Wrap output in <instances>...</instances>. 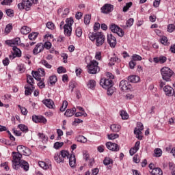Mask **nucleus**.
I'll list each match as a JSON object with an SVG mask.
<instances>
[{
  "instance_id": "1",
  "label": "nucleus",
  "mask_w": 175,
  "mask_h": 175,
  "mask_svg": "<svg viewBox=\"0 0 175 175\" xmlns=\"http://www.w3.org/2000/svg\"><path fill=\"white\" fill-rule=\"evenodd\" d=\"M88 36L89 39L92 42H95L96 40V46H97L98 47L102 46V44L105 43V40L106 39L105 35H103V33L101 32L90 33Z\"/></svg>"
},
{
  "instance_id": "2",
  "label": "nucleus",
  "mask_w": 175,
  "mask_h": 175,
  "mask_svg": "<svg viewBox=\"0 0 175 175\" xmlns=\"http://www.w3.org/2000/svg\"><path fill=\"white\" fill-rule=\"evenodd\" d=\"M12 167L17 170L20 167V163L21 162V158H23V154L17 152H12Z\"/></svg>"
},
{
  "instance_id": "3",
  "label": "nucleus",
  "mask_w": 175,
  "mask_h": 175,
  "mask_svg": "<svg viewBox=\"0 0 175 175\" xmlns=\"http://www.w3.org/2000/svg\"><path fill=\"white\" fill-rule=\"evenodd\" d=\"M161 73L162 79L165 80V81H170L172 76L174 75V72H173V70L168 67L162 68L161 69Z\"/></svg>"
},
{
  "instance_id": "4",
  "label": "nucleus",
  "mask_w": 175,
  "mask_h": 175,
  "mask_svg": "<svg viewBox=\"0 0 175 175\" xmlns=\"http://www.w3.org/2000/svg\"><path fill=\"white\" fill-rule=\"evenodd\" d=\"M159 88L160 89L163 88V91L166 96H173V95H174V89H173V88L169 85H166V82L161 81Z\"/></svg>"
},
{
  "instance_id": "5",
  "label": "nucleus",
  "mask_w": 175,
  "mask_h": 175,
  "mask_svg": "<svg viewBox=\"0 0 175 175\" xmlns=\"http://www.w3.org/2000/svg\"><path fill=\"white\" fill-rule=\"evenodd\" d=\"M72 18H68L66 19V24L64 25V35L66 36H70L72 35V25H73Z\"/></svg>"
},
{
  "instance_id": "6",
  "label": "nucleus",
  "mask_w": 175,
  "mask_h": 175,
  "mask_svg": "<svg viewBox=\"0 0 175 175\" xmlns=\"http://www.w3.org/2000/svg\"><path fill=\"white\" fill-rule=\"evenodd\" d=\"M99 63L96 62V60H92L90 62V63L88 65V72L90 75H96L98 72H99L100 68L99 66Z\"/></svg>"
},
{
  "instance_id": "7",
  "label": "nucleus",
  "mask_w": 175,
  "mask_h": 175,
  "mask_svg": "<svg viewBox=\"0 0 175 175\" xmlns=\"http://www.w3.org/2000/svg\"><path fill=\"white\" fill-rule=\"evenodd\" d=\"M144 129V126L142 122L137 123V127L134 129V133L136 135L137 139L142 140L143 136H142V131Z\"/></svg>"
},
{
  "instance_id": "8",
  "label": "nucleus",
  "mask_w": 175,
  "mask_h": 175,
  "mask_svg": "<svg viewBox=\"0 0 175 175\" xmlns=\"http://www.w3.org/2000/svg\"><path fill=\"white\" fill-rule=\"evenodd\" d=\"M109 29H111V32H113V33H117L118 36H124V31H122V29L120 28V27L116 24H111Z\"/></svg>"
},
{
  "instance_id": "9",
  "label": "nucleus",
  "mask_w": 175,
  "mask_h": 175,
  "mask_svg": "<svg viewBox=\"0 0 175 175\" xmlns=\"http://www.w3.org/2000/svg\"><path fill=\"white\" fill-rule=\"evenodd\" d=\"M100 85L105 88V90L109 88V87H112L113 81L111 79H107L106 78H103L100 81Z\"/></svg>"
},
{
  "instance_id": "10",
  "label": "nucleus",
  "mask_w": 175,
  "mask_h": 175,
  "mask_svg": "<svg viewBox=\"0 0 175 175\" xmlns=\"http://www.w3.org/2000/svg\"><path fill=\"white\" fill-rule=\"evenodd\" d=\"M119 86L122 91H124L125 92H128V91H130L131 88H132V86L126 80H122Z\"/></svg>"
},
{
  "instance_id": "11",
  "label": "nucleus",
  "mask_w": 175,
  "mask_h": 175,
  "mask_svg": "<svg viewBox=\"0 0 175 175\" xmlns=\"http://www.w3.org/2000/svg\"><path fill=\"white\" fill-rule=\"evenodd\" d=\"M39 166L42 167V169H44V170H47L53 169V166L51 165V161H49V159H46V162L44 161H39L38 162Z\"/></svg>"
},
{
  "instance_id": "12",
  "label": "nucleus",
  "mask_w": 175,
  "mask_h": 175,
  "mask_svg": "<svg viewBox=\"0 0 175 175\" xmlns=\"http://www.w3.org/2000/svg\"><path fill=\"white\" fill-rule=\"evenodd\" d=\"M112 10H114V5L111 4L107 3V4H105L104 6L101 8V12L105 14L111 13Z\"/></svg>"
},
{
  "instance_id": "13",
  "label": "nucleus",
  "mask_w": 175,
  "mask_h": 175,
  "mask_svg": "<svg viewBox=\"0 0 175 175\" xmlns=\"http://www.w3.org/2000/svg\"><path fill=\"white\" fill-rule=\"evenodd\" d=\"M32 120L33 122H36V124L41 123V124H46L47 122V119L42 116H36L34 115L32 116Z\"/></svg>"
},
{
  "instance_id": "14",
  "label": "nucleus",
  "mask_w": 175,
  "mask_h": 175,
  "mask_svg": "<svg viewBox=\"0 0 175 175\" xmlns=\"http://www.w3.org/2000/svg\"><path fill=\"white\" fill-rule=\"evenodd\" d=\"M13 49V53L9 55V58L10 59H14V58H16V57H21V51L20 50V49L14 46L12 48Z\"/></svg>"
},
{
  "instance_id": "15",
  "label": "nucleus",
  "mask_w": 175,
  "mask_h": 175,
  "mask_svg": "<svg viewBox=\"0 0 175 175\" xmlns=\"http://www.w3.org/2000/svg\"><path fill=\"white\" fill-rule=\"evenodd\" d=\"M107 39L110 47H116V45L117 44V40L116 39V37L113 36V34H108Z\"/></svg>"
},
{
  "instance_id": "16",
  "label": "nucleus",
  "mask_w": 175,
  "mask_h": 175,
  "mask_svg": "<svg viewBox=\"0 0 175 175\" xmlns=\"http://www.w3.org/2000/svg\"><path fill=\"white\" fill-rule=\"evenodd\" d=\"M21 43V40L20 38H16L12 40H8L5 41V44H8V46H18Z\"/></svg>"
},
{
  "instance_id": "17",
  "label": "nucleus",
  "mask_w": 175,
  "mask_h": 175,
  "mask_svg": "<svg viewBox=\"0 0 175 175\" xmlns=\"http://www.w3.org/2000/svg\"><path fill=\"white\" fill-rule=\"evenodd\" d=\"M106 147L108 150H110V151H120V147H118V145L115 143L107 142L106 143Z\"/></svg>"
},
{
  "instance_id": "18",
  "label": "nucleus",
  "mask_w": 175,
  "mask_h": 175,
  "mask_svg": "<svg viewBox=\"0 0 175 175\" xmlns=\"http://www.w3.org/2000/svg\"><path fill=\"white\" fill-rule=\"evenodd\" d=\"M43 50H44V46L43 45V43H38L33 50V54L36 55L37 54H39V53H42Z\"/></svg>"
},
{
  "instance_id": "19",
  "label": "nucleus",
  "mask_w": 175,
  "mask_h": 175,
  "mask_svg": "<svg viewBox=\"0 0 175 175\" xmlns=\"http://www.w3.org/2000/svg\"><path fill=\"white\" fill-rule=\"evenodd\" d=\"M23 3L25 5L26 10H29V8L33 3H38V0H23Z\"/></svg>"
},
{
  "instance_id": "20",
  "label": "nucleus",
  "mask_w": 175,
  "mask_h": 175,
  "mask_svg": "<svg viewBox=\"0 0 175 175\" xmlns=\"http://www.w3.org/2000/svg\"><path fill=\"white\" fill-rule=\"evenodd\" d=\"M139 147H140V141H138L135 143V146L130 149V150H129L130 155H131V156L135 155V154H136V152H137V151H139Z\"/></svg>"
},
{
  "instance_id": "21",
  "label": "nucleus",
  "mask_w": 175,
  "mask_h": 175,
  "mask_svg": "<svg viewBox=\"0 0 175 175\" xmlns=\"http://www.w3.org/2000/svg\"><path fill=\"white\" fill-rule=\"evenodd\" d=\"M22 167L25 172H28L29 170V164L25 160H21L19 164V167Z\"/></svg>"
},
{
  "instance_id": "22",
  "label": "nucleus",
  "mask_w": 175,
  "mask_h": 175,
  "mask_svg": "<svg viewBox=\"0 0 175 175\" xmlns=\"http://www.w3.org/2000/svg\"><path fill=\"white\" fill-rule=\"evenodd\" d=\"M53 158L57 163H64V162H65V160L63 159L62 156H61L60 153H55Z\"/></svg>"
},
{
  "instance_id": "23",
  "label": "nucleus",
  "mask_w": 175,
  "mask_h": 175,
  "mask_svg": "<svg viewBox=\"0 0 175 175\" xmlns=\"http://www.w3.org/2000/svg\"><path fill=\"white\" fill-rule=\"evenodd\" d=\"M127 80L130 83H139L140 81V77L137 75H131L128 77Z\"/></svg>"
},
{
  "instance_id": "24",
  "label": "nucleus",
  "mask_w": 175,
  "mask_h": 175,
  "mask_svg": "<svg viewBox=\"0 0 175 175\" xmlns=\"http://www.w3.org/2000/svg\"><path fill=\"white\" fill-rule=\"evenodd\" d=\"M42 102L46 107H49V109H54V102L51 99H46Z\"/></svg>"
},
{
  "instance_id": "25",
  "label": "nucleus",
  "mask_w": 175,
  "mask_h": 175,
  "mask_svg": "<svg viewBox=\"0 0 175 175\" xmlns=\"http://www.w3.org/2000/svg\"><path fill=\"white\" fill-rule=\"evenodd\" d=\"M69 165L70 167H75L76 166V156L75 154H71L69 157Z\"/></svg>"
},
{
  "instance_id": "26",
  "label": "nucleus",
  "mask_w": 175,
  "mask_h": 175,
  "mask_svg": "<svg viewBox=\"0 0 175 175\" xmlns=\"http://www.w3.org/2000/svg\"><path fill=\"white\" fill-rule=\"evenodd\" d=\"M25 95L28 96L29 95H31L32 94V91L35 90V88L33 86H31L29 85H26L25 86Z\"/></svg>"
},
{
  "instance_id": "27",
  "label": "nucleus",
  "mask_w": 175,
  "mask_h": 175,
  "mask_svg": "<svg viewBox=\"0 0 175 175\" xmlns=\"http://www.w3.org/2000/svg\"><path fill=\"white\" fill-rule=\"evenodd\" d=\"M87 87L88 88H90V90H95V87H96V81L94 79H90L87 83Z\"/></svg>"
},
{
  "instance_id": "28",
  "label": "nucleus",
  "mask_w": 175,
  "mask_h": 175,
  "mask_svg": "<svg viewBox=\"0 0 175 175\" xmlns=\"http://www.w3.org/2000/svg\"><path fill=\"white\" fill-rule=\"evenodd\" d=\"M110 129L112 132H120L121 130V126L119 124H111Z\"/></svg>"
},
{
  "instance_id": "29",
  "label": "nucleus",
  "mask_w": 175,
  "mask_h": 175,
  "mask_svg": "<svg viewBox=\"0 0 175 175\" xmlns=\"http://www.w3.org/2000/svg\"><path fill=\"white\" fill-rule=\"evenodd\" d=\"M152 175H162L163 174V172H162V170L159 167L154 168L152 172Z\"/></svg>"
},
{
  "instance_id": "30",
  "label": "nucleus",
  "mask_w": 175,
  "mask_h": 175,
  "mask_svg": "<svg viewBox=\"0 0 175 175\" xmlns=\"http://www.w3.org/2000/svg\"><path fill=\"white\" fill-rule=\"evenodd\" d=\"M21 33H23V35H28V33H29V32H31V28H29V27H27V26H23L21 29Z\"/></svg>"
},
{
  "instance_id": "31",
  "label": "nucleus",
  "mask_w": 175,
  "mask_h": 175,
  "mask_svg": "<svg viewBox=\"0 0 175 175\" xmlns=\"http://www.w3.org/2000/svg\"><path fill=\"white\" fill-rule=\"evenodd\" d=\"M27 85H30L31 87H33V78L32 76L27 75Z\"/></svg>"
},
{
  "instance_id": "32",
  "label": "nucleus",
  "mask_w": 175,
  "mask_h": 175,
  "mask_svg": "<svg viewBox=\"0 0 175 175\" xmlns=\"http://www.w3.org/2000/svg\"><path fill=\"white\" fill-rule=\"evenodd\" d=\"M77 142L79 143H87V138L83 135H79L76 137Z\"/></svg>"
},
{
  "instance_id": "33",
  "label": "nucleus",
  "mask_w": 175,
  "mask_h": 175,
  "mask_svg": "<svg viewBox=\"0 0 175 175\" xmlns=\"http://www.w3.org/2000/svg\"><path fill=\"white\" fill-rule=\"evenodd\" d=\"M38 35L39 33H38V32H33L29 34L28 38L29 40H35L38 38Z\"/></svg>"
},
{
  "instance_id": "34",
  "label": "nucleus",
  "mask_w": 175,
  "mask_h": 175,
  "mask_svg": "<svg viewBox=\"0 0 175 175\" xmlns=\"http://www.w3.org/2000/svg\"><path fill=\"white\" fill-rule=\"evenodd\" d=\"M120 114L123 120H128V118H129V115L124 110L120 111Z\"/></svg>"
},
{
  "instance_id": "35",
  "label": "nucleus",
  "mask_w": 175,
  "mask_h": 175,
  "mask_svg": "<svg viewBox=\"0 0 175 175\" xmlns=\"http://www.w3.org/2000/svg\"><path fill=\"white\" fill-rule=\"evenodd\" d=\"M57 76L55 75H52L49 77V84H51V85L57 83Z\"/></svg>"
},
{
  "instance_id": "36",
  "label": "nucleus",
  "mask_w": 175,
  "mask_h": 175,
  "mask_svg": "<svg viewBox=\"0 0 175 175\" xmlns=\"http://www.w3.org/2000/svg\"><path fill=\"white\" fill-rule=\"evenodd\" d=\"M118 61V57H117L116 56L110 57L109 65H110V66H113V65H114L115 62H117Z\"/></svg>"
},
{
  "instance_id": "37",
  "label": "nucleus",
  "mask_w": 175,
  "mask_h": 175,
  "mask_svg": "<svg viewBox=\"0 0 175 175\" xmlns=\"http://www.w3.org/2000/svg\"><path fill=\"white\" fill-rule=\"evenodd\" d=\"M77 87V83H76L74 81H71L69 83V90H71V92H73V90Z\"/></svg>"
},
{
  "instance_id": "38",
  "label": "nucleus",
  "mask_w": 175,
  "mask_h": 175,
  "mask_svg": "<svg viewBox=\"0 0 175 175\" xmlns=\"http://www.w3.org/2000/svg\"><path fill=\"white\" fill-rule=\"evenodd\" d=\"M60 155L61 157H63V159L65 160V158H69V152H68L67 150H62L60 152Z\"/></svg>"
},
{
  "instance_id": "39",
  "label": "nucleus",
  "mask_w": 175,
  "mask_h": 175,
  "mask_svg": "<svg viewBox=\"0 0 175 175\" xmlns=\"http://www.w3.org/2000/svg\"><path fill=\"white\" fill-rule=\"evenodd\" d=\"M103 163L105 165V166H107V165H111L113 163V159H110V157H105L103 161Z\"/></svg>"
},
{
  "instance_id": "40",
  "label": "nucleus",
  "mask_w": 175,
  "mask_h": 175,
  "mask_svg": "<svg viewBox=\"0 0 175 175\" xmlns=\"http://www.w3.org/2000/svg\"><path fill=\"white\" fill-rule=\"evenodd\" d=\"M131 58H132V60L135 62H136V61H142V59H143L142 56H140V55H139L137 54L133 55Z\"/></svg>"
},
{
  "instance_id": "41",
  "label": "nucleus",
  "mask_w": 175,
  "mask_h": 175,
  "mask_svg": "<svg viewBox=\"0 0 175 175\" xmlns=\"http://www.w3.org/2000/svg\"><path fill=\"white\" fill-rule=\"evenodd\" d=\"M23 148H24L23 152H22L23 155H25L26 157L31 155V150H29V148H28L25 146Z\"/></svg>"
},
{
  "instance_id": "42",
  "label": "nucleus",
  "mask_w": 175,
  "mask_h": 175,
  "mask_svg": "<svg viewBox=\"0 0 175 175\" xmlns=\"http://www.w3.org/2000/svg\"><path fill=\"white\" fill-rule=\"evenodd\" d=\"M107 95H112L114 94V92L116 91V88L113 86H110L109 88H107Z\"/></svg>"
},
{
  "instance_id": "43",
  "label": "nucleus",
  "mask_w": 175,
  "mask_h": 175,
  "mask_svg": "<svg viewBox=\"0 0 175 175\" xmlns=\"http://www.w3.org/2000/svg\"><path fill=\"white\" fill-rule=\"evenodd\" d=\"M135 20L133 18H130L126 23V25L128 28H131L133 25Z\"/></svg>"
},
{
  "instance_id": "44",
  "label": "nucleus",
  "mask_w": 175,
  "mask_h": 175,
  "mask_svg": "<svg viewBox=\"0 0 175 175\" xmlns=\"http://www.w3.org/2000/svg\"><path fill=\"white\" fill-rule=\"evenodd\" d=\"M18 126L22 132L27 133L28 131V126H25V124H21Z\"/></svg>"
},
{
  "instance_id": "45",
  "label": "nucleus",
  "mask_w": 175,
  "mask_h": 175,
  "mask_svg": "<svg viewBox=\"0 0 175 175\" xmlns=\"http://www.w3.org/2000/svg\"><path fill=\"white\" fill-rule=\"evenodd\" d=\"M90 21H91V15L90 14L85 15L84 17V23L85 24V25H88Z\"/></svg>"
},
{
  "instance_id": "46",
  "label": "nucleus",
  "mask_w": 175,
  "mask_h": 175,
  "mask_svg": "<svg viewBox=\"0 0 175 175\" xmlns=\"http://www.w3.org/2000/svg\"><path fill=\"white\" fill-rule=\"evenodd\" d=\"M62 146H64V142H55L54 144V146H53V148L55 149V150H59V148H61V147H62Z\"/></svg>"
},
{
  "instance_id": "47",
  "label": "nucleus",
  "mask_w": 175,
  "mask_h": 175,
  "mask_svg": "<svg viewBox=\"0 0 175 175\" xmlns=\"http://www.w3.org/2000/svg\"><path fill=\"white\" fill-rule=\"evenodd\" d=\"M119 135L117 133L115 134H109L107 135L109 140H114V139H118Z\"/></svg>"
},
{
  "instance_id": "48",
  "label": "nucleus",
  "mask_w": 175,
  "mask_h": 175,
  "mask_svg": "<svg viewBox=\"0 0 175 175\" xmlns=\"http://www.w3.org/2000/svg\"><path fill=\"white\" fill-rule=\"evenodd\" d=\"M40 64L44 65V66H45V68H47V69H51L52 68V66L49 64V62H47V61L46 60H41Z\"/></svg>"
},
{
  "instance_id": "49",
  "label": "nucleus",
  "mask_w": 175,
  "mask_h": 175,
  "mask_svg": "<svg viewBox=\"0 0 175 175\" xmlns=\"http://www.w3.org/2000/svg\"><path fill=\"white\" fill-rule=\"evenodd\" d=\"M18 107L20 109L23 116H27V114H28V111L26 109L25 107H21V105H18Z\"/></svg>"
},
{
  "instance_id": "50",
  "label": "nucleus",
  "mask_w": 175,
  "mask_h": 175,
  "mask_svg": "<svg viewBox=\"0 0 175 175\" xmlns=\"http://www.w3.org/2000/svg\"><path fill=\"white\" fill-rule=\"evenodd\" d=\"M168 42V40H167V38L166 36H163L161 38V43L162 44H164V46H167V44H169V42Z\"/></svg>"
},
{
  "instance_id": "51",
  "label": "nucleus",
  "mask_w": 175,
  "mask_h": 175,
  "mask_svg": "<svg viewBox=\"0 0 175 175\" xmlns=\"http://www.w3.org/2000/svg\"><path fill=\"white\" fill-rule=\"evenodd\" d=\"M75 33L78 38H80L83 35V30L81 27H77L75 30Z\"/></svg>"
},
{
  "instance_id": "52",
  "label": "nucleus",
  "mask_w": 175,
  "mask_h": 175,
  "mask_svg": "<svg viewBox=\"0 0 175 175\" xmlns=\"http://www.w3.org/2000/svg\"><path fill=\"white\" fill-rule=\"evenodd\" d=\"M66 107H68V101L64 100L63 101V104L60 107V111H65V110H66Z\"/></svg>"
},
{
  "instance_id": "53",
  "label": "nucleus",
  "mask_w": 175,
  "mask_h": 175,
  "mask_svg": "<svg viewBox=\"0 0 175 175\" xmlns=\"http://www.w3.org/2000/svg\"><path fill=\"white\" fill-rule=\"evenodd\" d=\"M5 13L8 17H14V11L12 9H8L5 11Z\"/></svg>"
},
{
  "instance_id": "54",
  "label": "nucleus",
  "mask_w": 175,
  "mask_h": 175,
  "mask_svg": "<svg viewBox=\"0 0 175 175\" xmlns=\"http://www.w3.org/2000/svg\"><path fill=\"white\" fill-rule=\"evenodd\" d=\"M162 155V150L157 148L154 150V157H159Z\"/></svg>"
},
{
  "instance_id": "55",
  "label": "nucleus",
  "mask_w": 175,
  "mask_h": 175,
  "mask_svg": "<svg viewBox=\"0 0 175 175\" xmlns=\"http://www.w3.org/2000/svg\"><path fill=\"white\" fill-rule=\"evenodd\" d=\"M46 25L49 29L53 30L55 28V25L53 23V22H47Z\"/></svg>"
},
{
  "instance_id": "56",
  "label": "nucleus",
  "mask_w": 175,
  "mask_h": 175,
  "mask_svg": "<svg viewBox=\"0 0 175 175\" xmlns=\"http://www.w3.org/2000/svg\"><path fill=\"white\" fill-rule=\"evenodd\" d=\"M24 148H25V146H23V145H19L17 146V152H18L19 154H23V152L24 151Z\"/></svg>"
},
{
  "instance_id": "57",
  "label": "nucleus",
  "mask_w": 175,
  "mask_h": 175,
  "mask_svg": "<svg viewBox=\"0 0 175 175\" xmlns=\"http://www.w3.org/2000/svg\"><path fill=\"white\" fill-rule=\"evenodd\" d=\"M131 6H132V2L126 3V5L123 8V12H128V10H129V8H131Z\"/></svg>"
},
{
  "instance_id": "58",
  "label": "nucleus",
  "mask_w": 175,
  "mask_h": 175,
  "mask_svg": "<svg viewBox=\"0 0 175 175\" xmlns=\"http://www.w3.org/2000/svg\"><path fill=\"white\" fill-rule=\"evenodd\" d=\"M39 76L43 77V76H46V72H44V68H38V70Z\"/></svg>"
},
{
  "instance_id": "59",
  "label": "nucleus",
  "mask_w": 175,
  "mask_h": 175,
  "mask_svg": "<svg viewBox=\"0 0 175 175\" xmlns=\"http://www.w3.org/2000/svg\"><path fill=\"white\" fill-rule=\"evenodd\" d=\"M73 112H72V109H67L64 113V116L66 117H72L73 116Z\"/></svg>"
},
{
  "instance_id": "60",
  "label": "nucleus",
  "mask_w": 175,
  "mask_h": 175,
  "mask_svg": "<svg viewBox=\"0 0 175 175\" xmlns=\"http://www.w3.org/2000/svg\"><path fill=\"white\" fill-rule=\"evenodd\" d=\"M130 69H135V66H136V62H134L133 59L131 60V62L129 63Z\"/></svg>"
},
{
  "instance_id": "61",
  "label": "nucleus",
  "mask_w": 175,
  "mask_h": 175,
  "mask_svg": "<svg viewBox=\"0 0 175 175\" xmlns=\"http://www.w3.org/2000/svg\"><path fill=\"white\" fill-rule=\"evenodd\" d=\"M44 49H46V50H50L51 49V42H46L44 44H43Z\"/></svg>"
},
{
  "instance_id": "62",
  "label": "nucleus",
  "mask_w": 175,
  "mask_h": 175,
  "mask_svg": "<svg viewBox=\"0 0 175 175\" xmlns=\"http://www.w3.org/2000/svg\"><path fill=\"white\" fill-rule=\"evenodd\" d=\"M38 85L40 88H44L45 85H44V79H42L41 81H39V83H38Z\"/></svg>"
},
{
  "instance_id": "63",
  "label": "nucleus",
  "mask_w": 175,
  "mask_h": 175,
  "mask_svg": "<svg viewBox=\"0 0 175 175\" xmlns=\"http://www.w3.org/2000/svg\"><path fill=\"white\" fill-rule=\"evenodd\" d=\"M174 25L173 24H170L167 26V31L168 32H173L174 31Z\"/></svg>"
},
{
  "instance_id": "64",
  "label": "nucleus",
  "mask_w": 175,
  "mask_h": 175,
  "mask_svg": "<svg viewBox=\"0 0 175 175\" xmlns=\"http://www.w3.org/2000/svg\"><path fill=\"white\" fill-rule=\"evenodd\" d=\"M68 14H69V10H68V8H66V9H64V12L62 14V17H63V18H64L66 17V16H68Z\"/></svg>"
}]
</instances>
